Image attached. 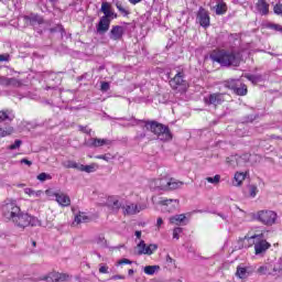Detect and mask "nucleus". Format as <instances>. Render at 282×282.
I'll list each match as a JSON object with an SVG mask.
<instances>
[{"mask_svg":"<svg viewBox=\"0 0 282 282\" xmlns=\"http://www.w3.org/2000/svg\"><path fill=\"white\" fill-rule=\"evenodd\" d=\"M13 131H14L13 127H10V126H7L4 128L0 127V138H6L8 135H12Z\"/></svg>","mask_w":282,"mask_h":282,"instance_id":"f704fd0d","label":"nucleus"},{"mask_svg":"<svg viewBox=\"0 0 282 282\" xmlns=\"http://www.w3.org/2000/svg\"><path fill=\"white\" fill-rule=\"evenodd\" d=\"M24 193L25 195H28L29 197H41L43 195V191H34L30 187L24 188Z\"/></svg>","mask_w":282,"mask_h":282,"instance_id":"72a5a7b5","label":"nucleus"},{"mask_svg":"<svg viewBox=\"0 0 282 282\" xmlns=\"http://www.w3.org/2000/svg\"><path fill=\"white\" fill-rule=\"evenodd\" d=\"M111 88V85L109 84V82H102L101 83V91H109V89Z\"/></svg>","mask_w":282,"mask_h":282,"instance_id":"603ef678","label":"nucleus"},{"mask_svg":"<svg viewBox=\"0 0 282 282\" xmlns=\"http://www.w3.org/2000/svg\"><path fill=\"white\" fill-rule=\"evenodd\" d=\"M247 248H252L254 250L256 257H265L268 251L272 248V245L265 239L263 232L248 234L242 239Z\"/></svg>","mask_w":282,"mask_h":282,"instance_id":"f257e3e1","label":"nucleus"},{"mask_svg":"<svg viewBox=\"0 0 282 282\" xmlns=\"http://www.w3.org/2000/svg\"><path fill=\"white\" fill-rule=\"evenodd\" d=\"M111 279H112V281H124L126 276L117 274V275H112Z\"/></svg>","mask_w":282,"mask_h":282,"instance_id":"6e6d98bb","label":"nucleus"},{"mask_svg":"<svg viewBox=\"0 0 282 282\" xmlns=\"http://www.w3.org/2000/svg\"><path fill=\"white\" fill-rule=\"evenodd\" d=\"M238 96H246L248 94V87L240 82V85L234 90Z\"/></svg>","mask_w":282,"mask_h":282,"instance_id":"c9c22d12","label":"nucleus"},{"mask_svg":"<svg viewBox=\"0 0 282 282\" xmlns=\"http://www.w3.org/2000/svg\"><path fill=\"white\" fill-rule=\"evenodd\" d=\"M14 120V112L10 109L0 110V123L12 122Z\"/></svg>","mask_w":282,"mask_h":282,"instance_id":"5701e85b","label":"nucleus"},{"mask_svg":"<svg viewBox=\"0 0 282 282\" xmlns=\"http://www.w3.org/2000/svg\"><path fill=\"white\" fill-rule=\"evenodd\" d=\"M196 22L199 23L202 28H210V14L208 10L200 7L196 14Z\"/></svg>","mask_w":282,"mask_h":282,"instance_id":"9b49d317","label":"nucleus"},{"mask_svg":"<svg viewBox=\"0 0 282 282\" xmlns=\"http://www.w3.org/2000/svg\"><path fill=\"white\" fill-rule=\"evenodd\" d=\"M159 204L165 213H173V210H177V206H180L177 199H161Z\"/></svg>","mask_w":282,"mask_h":282,"instance_id":"dca6fc26","label":"nucleus"},{"mask_svg":"<svg viewBox=\"0 0 282 282\" xmlns=\"http://www.w3.org/2000/svg\"><path fill=\"white\" fill-rule=\"evenodd\" d=\"M210 10H214L218 17H221L228 12V6L224 0H213L209 2Z\"/></svg>","mask_w":282,"mask_h":282,"instance_id":"ddd939ff","label":"nucleus"},{"mask_svg":"<svg viewBox=\"0 0 282 282\" xmlns=\"http://www.w3.org/2000/svg\"><path fill=\"white\" fill-rule=\"evenodd\" d=\"M21 144H23V142L21 140H15L13 144L8 147V149L10 151H14V150L19 149L21 147Z\"/></svg>","mask_w":282,"mask_h":282,"instance_id":"49530a36","label":"nucleus"},{"mask_svg":"<svg viewBox=\"0 0 282 282\" xmlns=\"http://www.w3.org/2000/svg\"><path fill=\"white\" fill-rule=\"evenodd\" d=\"M250 158L251 155L249 153L242 155L236 154L227 158V163L235 169V166H243L246 162H250Z\"/></svg>","mask_w":282,"mask_h":282,"instance_id":"9d476101","label":"nucleus"},{"mask_svg":"<svg viewBox=\"0 0 282 282\" xmlns=\"http://www.w3.org/2000/svg\"><path fill=\"white\" fill-rule=\"evenodd\" d=\"M122 34H124V28L121 25L112 26L110 31V39L112 41H120V39H122Z\"/></svg>","mask_w":282,"mask_h":282,"instance_id":"412c9836","label":"nucleus"},{"mask_svg":"<svg viewBox=\"0 0 282 282\" xmlns=\"http://www.w3.org/2000/svg\"><path fill=\"white\" fill-rule=\"evenodd\" d=\"M182 186H184V182L170 177L167 191H175L177 188H182Z\"/></svg>","mask_w":282,"mask_h":282,"instance_id":"2f4dec72","label":"nucleus"},{"mask_svg":"<svg viewBox=\"0 0 282 282\" xmlns=\"http://www.w3.org/2000/svg\"><path fill=\"white\" fill-rule=\"evenodd\" d=\"M87 215L85 213H79L77 216H75V223L76 224H85L87 221Z\"/></svg>","mask_w":282,"mask_h":282,"instance_id":"ea45409f","label":"nucleus"},{"mask_svg":"<svg viewBox=\"0 0 282 282\" xmlns=\"http://www.w3.org/2000/svg\"><path fill=\"white\" fill-rule=\"evenodd\" d=\"M184 221H186V215L184 214L170 217V224H173L174 226H182Z\"/></svg>","mask_w":282,"mask_h":282,"instance_id":"cd10ccee","label":"nucleus"},{"mask_svg":"<svg viewBox=\"0 0 282 282\" xmlns=\"http://www.w3.org/2000/svg\"><path fill=\"white\" fill-rule=\"evenodd\" d=\"M45 194L47 197H51V199H55L57 202L58 206H62V208H67V206H72V198H69V195L61 192V191H52L46 189Z\"/></svg>","mask_w":282,"mask_h":282,"instance_id":"423d86ee","label":"nucleus"},{"mask_svg":"<svg viewBox=\"0 0 282 282\" xmlns=\"http://www.w3.org/2000/svg\"><path fill=\"white\" fill-rule=\"evenodd\" d=\"M110 25H111V20L107 18H100L99 23L97 24L98 34H105L106 32H109Z\"/></svg>","mask_w":282,"mask_h":282,"instance_id":"aec40b11","label":"nucleus"},{"mask_svg":"<svg viewBox=\"0 0 282 282\" xmlns=\"http://www.w3.org/2000/svg\"><path fill=\"white\" fill-rule=\"evenodd\" d=\"M221 180V176L219 174H216L214 177H206V182H208L209 184H219Z\"/></svg>","mask_w":282,"mask_h":282,"instance_id":"79ce46f5","label":"nucleus"},{"mask_svg":"<svg viewBox=\"0 0 282 282\" xmlns=\"http://www.w3.org/2000/svg\"><path fill=\"white\" fill-rule=\"evenodd\" d=\"M116 8L123 17H129V10H127L121 2H117Z\"/></svg>","mask_w":282,"mask_h":282,"instance_id":"a19ab883","label":"nucleus"},{"mask_svg":"<svg viewBox=\"0 0 282 282\" xmlns=\"http://www.w3.org/2000/svg\"><path fill=\"white\" fill-rule=\"evenodd\" d=\"M37 180H39V182H47V180H52V175L43 172L37 175Z\"/></svg>","mask_w":282,"mask_h":282,"instance_id":"37998d69","label":"nucleus"},{"mask_svg":"<svg viewBox=\"0 0 282 282\" xmlns=\"http://www.w3.org/2000/svg\"><path fill=\"white\" fill-rule=\"evenodd\" d=\"M245 78H247V80H250V83H252L253 85H257V83H261V75L246 74Z\"/></svg>","mask_w":282,"mask_h":282,"instance_id":"e433bc0d","label":"nucleus"},{"mask_svg":"<svg viewBox=\"0 0 282 282\" xmlns=\"http://www.w3.org/2000/svg\"><path fill=\"white\" fill-rule=\"evenodd\" d=\"M239 85H241V79H229L225 82V87L232 89L234 91L237 89V87H239Z\"/></svg>","mask_w":282,"mask_h":282,"instance_id":"473e14b6","label":"nucleus"},{"mask_svg":"<svg viewBox=\"0 0 282 282\" xmlns=\"http://www.w3.org/2000/svg\"><path fill=\"white\" fill-rule=\"evenodd\" d=\"M257 193H259V188L256 185H250L249 186L250 197H257Z\"/></svg>","mask_w":282,"mask_h":282,"instance_id":"a18cd8bd","label":"nucleus"},{"mask_svg":"<svg viewBox=\"0 0 282 282\" xmlns=\"http://www.w3.org/2000/svg\"><path fill=\"white\" fill-rule=\"evenodd\" d=\"M131 263H133V261H131L127 258H123L121 260H118L116 265H131Z\"/></svg>","mask_w":282,"mask_h":282,"instance_id":"de8ad7c7","label":"nucleus"},{"mask_svg":"<svg viewBox=\"0 0 282 282\" xmlns=\"http://www.w3.org/2000/svg\"><path fill=\"white\" fill-rule=\"evenodd\" d=\"M143 272L148 276H153V274H158V272H160V265H158V264H155V265H145L143 268Z\"/></svg>","mask_w":282,"mask_h":282,"instance_id":"7c9ffc66","label":"nucleus"},{"mask_svg":"<svg viewBox=\"0 0 282 282\" xmlns=\"http://www.w3.org/2000/svg\"><path fill=\"white\" fill-rule=\"evenodd\" d=\"M257 10L260 14L265 15L270 12V4L265 0H258Z\"/></svg>","mask_w":282,"mask_h":282,"instance_id":"393cba45","label":"nucleus"},{"mask_svg":"<svg viewBox=\"0 0 282 282\" xmlns=\"http://www.w3.org/2000/svg\"><path fill=\"white\" fill-rule=\"evenodd\" d=\"M134 272H135V271H133V269H129V270H128L129 276H133Z\"/></svg>","mask_w":282,"mask_h":282,"instance_id":"0e129e2a","label":"nucleus"},{"mask_svg":"<svg viewBox=\"0 0 282 282\" xmlns=\"http://www.w3.org/2000/svg\"><path fill=\"white\" fill-rule=\"evenodd\" d=\"M96 160H104L105 162H110L111 154H100L95 156Z\"/></svg>","mask_w":282,"mask_h":282,"instance_id":"09e8293b","label":"nucleus"},{"mask_svg":"<svg viewBox=\"0 0 282 282\" xmlns=\"http://www.w3.org/2000/svg\"><path fill=\"white\" fill-rule=\"evenodd\" d=\"M69 279V275L65 273H59V272H51L47 275L42 278V281H47V282H63L67 281Z\"/></svg>","mask_w":282,"mask_h":282,"instance_id":"f3484780","label":"nucleus"},{"mask_svg":"<svg viewBox=\"0 0 282 282\" xmlns=\"http://www.w3.org/2000/svg\"><path fill=\"white\" fill-rule=\"evenodd\" d=\"M26 23H30V25H32L33 28H36V25H42L43 23V18L39 14H30L24 17Z\"/></svg>","mask_w":282,"mask_h":282,"instance_id":"4be33fe9","label":"nucleus"},{"mask_svg":"<svg viewBox=\"0 0 282 282\" xmlns=\"http://www.w3.org/2000/svg\"><path fill=\"white\" fill-rule=\"evenodd\" d=\"M258 274H268V265H261L257 270Z\"/></svg>","mask_w":282,"mask_h":282,"instance_id":"5fc2aeb1","label":"nucleus"},{"mask_svg":"<svg viewBox=\"0 0 282 282\" xmlns=\"http://www.w3.org/2000/svg\"><path fill=\"white\" fill-rule=\"evenodd\" d=\"M3 87H21V82L17 78H6L2 77Z\"/></svg>","mask_w":282,"mask_h":282,"instance_id":"bb28decb","label":"nucleus"},{"mask_svg":"<svg viewBox=\"0 0 282 282\" xmlns=\"http://www.w3.org/2000/svg\"><path fill=\"white\" fill-rule=\"evenodd\" d=\"M100 11L104 14V17H101L104 19H108L110 21H113V19H118V14L113 12V9H111V4L109 2H102Z\"/></svg>","mask_w":282,"mask_h":282,"instance_id":"a211bd4d","label":"nucleus"},{"mask_svg":"<svg viewBox=\"0 0 282 282\" xmlns=\"http://www.w3.org/2000/svg\"><path fill=\"white\" fill-rule=\"evenodd\" d=\"M170 86L172 89L180 91L181 94H184L186 89H188V84L186 80H184V74L183 73H177L174 78L170 80Z\"/></svg>","mask_w":282,"mask_h":282,"instance_id":"1a4fd4ad","label":"nucleus"},{"mask_svg":"<svg viewBox=\"0 0 282 282\" xmlns=\"http://www.w3.org/2000/svg\"><path fill=\"white\" fill-rule=\"evenodd\" d=\"M219 217H221V219H227L228 217L226 216V215H224V214H219Z\"/></svg>","mask_w":282,"mask_h":282,"instance_id":"69168bd1","label":"nucleus"},{"mask_svg":"<svg viewBox=\"0 0 282 282\" xmlns=\"http://www.w3.org/2000/svg\"><path fill=\"white\" fill-rule=\"evenodd\" d=\"M210 58L223 67H239L241 63V55L228 51H214L210 54Z\"/></svg>","mask_w":282,"mask_h":282,"instance_id":"f03ea898","label":"nucleus"},{"mask_svg":"<svg viewBox=\"0 0 282 282\" xmlns=\"http://www.w3.org/2000/svg\"><path fill=\"white\" fill-rule=\"evenodd\" d=\"M226 95L221 94V93H213L209 94L207 97L204 98L205 100V105H213V107H217L218 105H221L225 102Z\"/></svg>","mask_w":282,"mask_h":282,"instance_id":"f8f14e48","label":"nucleus"},{"mask_svg":"<svg viewBox=\"0 0 282 282\" xmlns=\"http://www.w3.org/2000/svg\"><path fill=\"white\" fill-rule=\"evenodd\" d=\"M65 169H76L77 171H80V163H77L76 161H66L64 162Z\"/></svg>","mask_w":282,"mask_h":282,"instance_id":"4c0bfd02","label":"nucleus"},{"mask_svg":"<svg viewBox=\"0 0 282 282\" xmlns=\"http://www.w3.org/2000/svg\"><path fill=\"white\" fill-rule=\"evenodd\" d=\"M171 177L164 175L161 178H154L150 182V188H160L161 191H169V182Z\"/></svg>","mask_w":282,"mask_h":282,"instance_id":"4468645a","label":"nucleus"},{"mask_svg":"<svg viewBox=\"0 0 282 282\" xmlns=\"http://www.w3.org/2000/svg\"><path fill=\"white\" fill-rule=\"evenodd\" d=\"M250 274H252V269L241 265L237 268L236 275L238 276V279H248Z\"/></svg>","mask_w":282,"mask_h":282,"instance_id":"b1692460","label":"nucleus"},{"mask_svg":"<svg viewBox=\"0 0 282 282\" xmlns=\"http://www.w3.org/2000/svg\"><path fill=\"white\" fill-rule=\"evenodd\" d=\"M6 61H10V55H0V63H3Z\"/></svg>","mask_w":282,"mask_h":282,"instance_id":"052dcab7","label":"nucleus"},{"mask_svg":"<svg viewBox=\"0 0 282 282\" xmlns=\"http://www.w3.org/2000/svg\"><path fill=\"white\" fill-rule=\"evenodd\" d=\"M121 208L123 215H138V213H142V210H147V204L127 202Z\"/></svg>","mask_w":282,"mask_h":282,"instance_id":"6e6552de","label":"nucleus"},{"mask_svg":"<svg viewBox=\"0 0 282 282\" xmlns=\"http://www.w3.org/2000/svg\"><path fill=\"white\" fill-rule=\"evenodd\" d=\"M94 242L97 243V246H99L100 248H105V246H107V239H105V236L96 237Z\"/></svg>","mask_w":282,"mask_h":282,"instance_id":"58836bf2","label":"nucleus"},{"mask_svg":"<svg viewBox=\"0 0 282 282\" xmlns=\"http://www.w3.org/2000/svg\"><path fill=\"white\" fill-rule=\"evenodd\" d=\"M20 164H26V166H30L32 164V161H30L28 159H22V160H20Z\"/></svg>","mask_w":282,"mask_h":282,"instance_id":"bf43d9fd","label":"nucleus"},{"mask_svg":"<svg viewBox=\"0 0 282 282\" xmlns=\"http://www.w3.org/2000/svg\"><path fill=\"white\" fill-rule=\"evenodd\" d=\"M0 85H3V77H0Z\"/></svg>","mask_w":282,"mask_h":282,"instance_id":"774afa93","label":"nucleus"},{"mask_svg":"<svg viewBox=\"0 0 282 282\" xmlns=\"http://www.w3.org/2000/svg\"><path fill=\"white\" fill-rule=\"evenodd\" d=\"M135 237H137V239H140V237H142V231H135Z\"/></svg>","mask_w":282,"mask_h":282,"instance_id":"e2e57ef3","label":"nucleus"},{"mask_svg":"<svg viewBox=\"0 0 282 282\" xmlns=\"http://www.w3.org/2000/svg\"><path fill=\"white\" fill-rule=\"evenodd\" d=\"M155 250H158V245H149V246H147L144 240H141L137 245V252H138V254L151 256V254H153V252H155Z\"/></svg>","mask_w":282,"mask_h":282,"instance_id":"2eb2a0df","label":"nucleus"},{"mask_svg":"<svg viewBox=\"0 0 282 282\" xmlns=\"http://www.w3.org/2000/svg\"><path fill=\"white\" fill-rule=\"evenodd\" d=\"M245 180H246V173L236 172L234 180H232V186H241L243 184Z\"/></svg>","mask_w":282,"mask_h":282,"instance_id":"c85d7f7f","label":"nucleus"},{"mask_svg":"<svg viewBox=\"0 0 282 282\" xmlns=\"http://www.w3.org/2000/svg\"><path fill=\"white\" fill-rule=\"evenodd\" d=\"M33 248H36V241H32Z\"/></svg>","mask_w":282,"mask_h":282,"instance_id":"338daca9","label":"nucleus"},{"mask_svg":"<svg viewBox=\"0 0 282 282\" xmlns=\"http://www.w3.org/2000/svg\"><path fill=\"white\" fill-rule=\"evenodd\" d=\"M145 129L154 133V135H156L158 140H161V142H169L173 140V134L171 133V130H169V127L162 123H158L155 121L145 122Z\"/></svg>","mask_w":282,"mask_h":282,"instance_id":"7ed1b4c3","label":"nucleus"},{"mask_svg":"<svg viewBox=\"0 0 282 282\" xmlns=\"http://www.w3.org/2000/svg\"><path fill=\"white\" fill-rule=\"evenodd\" d=\"M268 28L270 30H274L275 32H281L282 33V25L281 24H274V23H270L268 25Z\"/></svg>","mask_w":282,"mask_h":282,"instance_id":"8fccbe9b","label":"nucleus"},{"mask_svg":"<svg viewBox=\"0 0 282 282\" xmlns=\"http://www.w3.org/2000/svg\"><path fill=\"white\" fill-rule=\"evenodd\" d=\"M108 206L112 208V210H120L122 203H120L117 196H110L108 197Z\"/></svg>","mask_w":282,"mask_h":282,"instance_id":"a878e982","label":"nucleus"},{"mask_svg":"<svg viewBox=\"0 0 282 282\" xmlns=\"http://www.w3.org/2000/svg\"><path fill=\"white\" fill-rule=\"evenodd\" d=\"M111 144V141L108 139H98V138H90L86 142V147H94L95 149H98L99 147H105Z\"/></svg>","mask_w":282,"mask_h":282,"instance_id":"6ab92c4d","label":"nucleus"},{"mask_svg":"<svg viewBox=\"0 0 282 282\" xmlns=\"http://www.w3.org/2000/svg\"><path fill=\"white\" fill-rule=\"evenodd\" d=\"M164 225V220L162 218L156 219V229L160 230L162 226Z\"/></svg>","mask_w":282,"mask_h":282,"instance_id":"4d7b16f0","label":"nucleus"},{"mask_svg":"<svg viewBox=\"0 0 282 282\" xmlns=\"http://www.w3.org/2000/svg\"><path fill=\"white\" fill-rule=\"evenodd\" d=\"M99 272H100V274H109V267H107L105 264H100Z\"/></svg>","mask_w":282,"mask_h":282,"instance_id":"864d4df0","label":"nucleus"},{"mask_svg":"<svg viewBox=\"0 0 282 282\" xmlns=\"http://www.w3.org/2000/svg\"><path fill=\"white\" fill-rule=\"evenodd\" d=\"M142 0H129V2L132 4V6H138V3H141Z\"/></svg>","mask_w":282,"mask_h":282,"instance_id":"680f3d73","label":"nucleus"},{"mask_svg":"<svg viewBox=\"0 0 282 282\" xmlns=\"http://www.w3.org/2000/svg\"><path fill=\"white\" fill-rule=\"evenodd\" d=\"M79 131H83V133H91V129L87 127L79 126Z\"/></svg>","mask_w":282,"mask_h":282,"instance_id":"13d9d810","label":"nucleus"},{"mask_svg":"<svg viewBox=\"0 0 282 282\" xmlns=\"http://www.w3.org/2000/svg\"><path fill=\"white\" fill-rule=\"evenodd\" d=\"M98 169V163H91L89 165H79V171L82 173H96V170Z\"/></svg>","mask_w":282,"mask_h":282,"instance_id":"c756f323","label":"nucleus"},{"mask_svg":"<svg viewBox=\"0 0 282 282\" xmlns=\"http://www.w3.org/2000/svg\"><path fill=\"white\" fill-rule=\"evenodd\" d=\"M180 235H182V228L181 227H176L173 230V239H180Z\"/></svg>","mask_w":282,"mask_h":282,"instance_id":"3c124183","label":"nucleus"},{"mask_svg":"<svg viewBox=\"0 0 282 282\" xmlns=\"http://www.w3.org/2000/svg\"><path fill=\"white\" fill-rule=\"evenodd\" d=\"M273 12H274V14H278V17H282V3L281 2H278L273 7Z\"/></svg>","mask_w":282,"mask_h":282,"instance_id":"c03bdc74","label":"nucleus"},{"mask_svg":"<svg viewBox=\"0 0 282 282\" xmlns=\"http://www.w3.org/2000/svg\"><path fill=\"white\" fill-rule=\"evenodd\" d=\"M278 215L274 210H260L257 214V219L264 226H274L276 224Z\"/></svg>","mask_w":282,"mask_h":282,"instance_id":"0eeeda50","label":"nucleus"},{"mask_svg":"<svg viewBox=\"0 0 282 282\" xmlns=\"http://www.w3.org/2000/svg\"><path fill=\"white\" fill-rule=\"evenodd\" d=\"M11 221H13L14 225L18 226V228H28V226H39V218L31 216L30 214H25L21 212V209Z\"/></svg>","mask_w":282,"mask_h":282,"instance_id":"39448f33","label":"nucleus"},{"mask_svg":"<svg viewBox=\"0 0 282 282\" xmlns=\"http://www.w3.org/2000/svg\"><path fill=\"white\" fill-rule=\"evenodd\" d=\"M21 213V207L17 205V200L7 198L2 204V216L7 221H12L15 215Z\"/></svg>","mask_w":282,"mask_h":282,"instance_id":"20e7f679","label":"nucleus"}]
</instances>
